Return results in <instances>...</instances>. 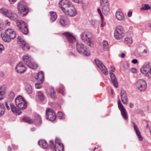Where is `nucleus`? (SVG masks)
I'll use <instances>...</instances> for the list:
<instances>
[{
  "label": "nucleus",
  "instance_id": "3",
  "mask_svg": "<svg viewBox=\"0 0 151 151\" xmlns=\"http://www.w3.org/2000/svg\"><path fill=\"white\" fill-rule=\"evenodd\" d=\"M92 35L90 32H84L81 35L82 40L90 47L93 46Z\"/></svg>",
  "mask_w": 151,
  "mask_h": 151
},
{
  "label": "nucleus",
  "instance_id": "7",
  "mask_svg": "<svg viewBox=\"0 0 151 151\" xmlns=\"http://www.w3.org/2000/svg\"><path fill=\"white\" fill-rule=\"evenodd\" d=\"M114 37L116 39H120L122 38L125 35V31L124 27L121 25L117 26L114 32Z\"/></svg>",
  "mask_w": 151,
  "mask_h": 151
},
{
  "label": "nucleus",
  "instance_id": "8",
  "mask_svg": "<svg viewBox=\"0 0 151 151\" xmlns=\"http://www.w3.org/2000/svg\"><path fill=\"white\" fill-rule=\"evenodd\" d=\"M16 23L19 29L22 33L25 35L28 33L27 25L24 21L21 20H17Z\"/></svg>",
  "mask_w": 151,
  "mask_h": 151
},
{
  "label": "nucleus",
  "instance_id": "56",
  "mask_svg": "<svg viewBox=\"0 0 151 151\" xmlns=\"http://www.w3.org/2000/svg\"><path fill=\"white\" fill-rule=\"evenodd\" d=\"M8 0L9 1L10 3L11 4L14 3V2H15L16 1V0Z\"/></svg>",
  "mask_w": 151,
  "mask_h": 151
},
{
  "label": "nucleus",
  "instance_id": "19",
  "mask_svg": "<svg viewBox=\"0 0 151 151\" xmlns=\"http://www.w3.org/2000/svg\"><path fill=\"white\" fill-rule=\"evenodd\" d=\"M63 35H65L67 40L69 42L72 43L75 42V38L70 33L68 32H65L63 33Z\"/></svg>",
  "mask_w": 151,
  "mask_h": 151
},
{
  "label": "nucleus",
  "instance_id": "39",
  "mask_svg": "<svg viewBox=\"0 0 151 151\" xmlns=\"http://www.w3.org/2000/svg\"><path fill=\"white\" fill-rule=\"evenodd\" d=\"M72 5L71 4V3L69 1L68 4H66L65 6V7H63L61 9L63 12H64L65 11L67 10L69 7H70L71 6H72Z\"/></svg>",
  "mask_w": 151,
  "mask_h": 151
},
{
  "label": "nucleus",
  "instance_id": "1",
  "mask_svg": "<svg viewBox=\"0 0 151 151\" xmlns=\"http://www.w3.org/2000/svg\"><path fill=\"white\" fill-rule=\"evenodd\" d=\"M1 35L3 40L7 42H9L11 40L14 39L16 36L15 32L12 29H6L5 34H1Z\"/></svg>",
  "mask_w": 151,
  "mask_h": 151
},
{
  "label": "nucleus",
  "instance_id": "5",
  "mask_svg": "<svg viewBox=\"0 0 151 151\" xmlns=\"http://www.w3.org/2000/svg\"><path fill=\"white\" fill-rule=\"evenodd\" d=\"M17 8L21 16H25L29 12L26 4L24 1H21L19 2Z\"/></svg>",
  "mask_w": 151,
  "mask_h": 151
},
{
  "label": "nucleus",
  "instance_id": "32",
  "mask_svg": "<svg viewBox=\"0 0 151 151\" xmlns=\"http://www.w3.org/2000/svg\"><path fill=\"white\" fill-rule=\"evenodd\" d=\"M49 94L52 99H54L55 98L56 92L53 88H51Z\"/></svg>",
  "mask_w": 151,
  "mask_h": 151
},
{
  "label": "nucleus",
  "instance_id": "11",
  "mask_svg": "<svg viewBox=\"0 0 151 151\" xmlns=\"http://www.w3.org/2000/svg\"><path fill=\"white\" fill-rule=\"evenodd\" d=\"M17 43L19 46L24 50H28L30 49V46L21 36L17 38Z\"/></svg>",
  "mask_w": 151,
  "mask_h": 151
},
{
  "label": "nucleus",
  "instance_id": "20",
  "mask_svg": "<svg viewBox=\"0 0 151 151\" xmlns=\"http://www.w3.org/2000/svg\"><path fill=\"white\" fill-rule=\"evenodd\" d=\"M121 100L124 104H127L128 102V98L127 93L124 90H121Z\"/></svg>",
  "mask_w": 151,
  "mask_h": 151
},
{
  "label": "nucleus",
  "instance_id": "51",
  "mask_svg": "<svg viewBox=\"0 0 151 151\" xmlns=\"http://www.w3.org/2000/svg\"><path fill=\"white\" fill-rule=\"evenodd\" d=\"M73 2L77 4H79L82 3V0H72Z\"/></svg>",
  "mask_w": 151,
  "mask_h": 151
},
{
  "label": "nucleus",
  "instance_id": "23",
  "mask_svg": "<svg viewBox=\"0 0 151 151\" xmlns=\"http://www.w3.org/2000/svg\"><path fill=\"white\" fill-rule=\"evenodd\" d=\"M115 16L116 19L119 21H124V16L123 13L120 11H117L115 13Z\"/></svg>",
  "mask_w": 151,
  "mask_h": 151
},
{
  "label": "nucleus",
  "instance_id": "31",
  "mask_svg": "<svg viewBox=\"0 0 151 151\" xmlns=\"http://www.w3.org/2000/svg\"><path fill=\"white\" fill-rule=\"evenodd\" d=\"M40 146L43 148L46 149L48 147V144L45 140H41L38 142Z\"/></svg>",
  "mask_w": 151,
  "mask_h": 151
},
{
  "label": "nucleus",
  "instance_id": "49",
  "mask_svg": "<svg viewBox=\"0 0 151 151\" xmlns=\"http://www.w3.org/2000/svg\"><path fill=\"white\" fill-rule=\"evenodd\" d=\"M4 46L1 44H0V53H1L2 51L4 50Z\"/></svg>",
  "mask_w": 151,
  "mask_h": 151
},
{
  "label": "nucleus",
  "instance_id": "6",
  "mask_svg": "<svg viewBox=\"0 0 151 151\" xmlns=\"http://www.w3.org/2000/svg\"><path fill=\"white\" fill-rule=\"evenodd\" d=\"M16 106L20 109L24 110L27 107V103L22 96H19L15 99Z\"/></svg>",
  "mask_w": 151,
  "mask_h": 151
},
{
  "label": "nucleus",
  "instance_id": "48",
  "mask_svg": "<svg viewBox=\"0 0 151 151\" xmlns=\"http://www.w3.org/2000/svg\"><path fill=\"white\" fill-rule=\"evenodd\" d=\"M101 27H103L106 24V23L105 22H103V20L104 19V17H103V18H101Z\"/></svg>",
  "mask_w": 151,
  "mask_h": 151
},
{
  "label": "nucleus",
  "instance_id": "38",
  "mask_svg": "<svg viewBox=\"0 0 151 151\" xmlns=\"http://www.w3.org/2000/svg\"><path fill=\"white\" fill-rule=\"evenodd\" d=\"M15 96L14 93L13 91H10L8 95V99L9 101H12L13 100Z\"/></svg>",
  "mask_w": 151,
  "mask_h": 151
},
{
  "label": "nucleus",
  "instance_id": "58",
  "mask_svg": "<svg viewBox=\"0 0 151 151\" xmlns=\"http://www.w3.org/2000/svg\"><path fill=\"white\" fill-rule=\"evenodd\" d=\"M125 56V53H122L121 54V57L122 58H124Z\"/></svg>",
  "mask_w": 151,
  "mask_h": 151
},
{
  "label": "nucleus",
  "instance_id": "17",
  "mask_svg": "<svg viewBox=\"0 0 151 151\" xmlns=\"http://www.w3.org/2000/svg\"><path fill=\"white\" fill-rule=\"evenodd\" d=\"M64 13L67 15H68L70 16H74L77 14V12L74 6L72 5Z\"/></svg>",
  "mask_w": 151,
  "mask_h": 151
},
{
  "label": "nucleus",
  "instance_id": "40",
  "mask_svg": "<svg viewBox=\"0 0 151 151\" xmlns=\"http://www.w3.org/2000/svg\"><path fill=\"white\" fill-rule=\"evenodd\" d=\"M140 9L142 10H146L151 9V7L148 4H145L142 5Z\"/></svg>",
  "mask_w": 151,
  "mask_h": 151
},
{
  "label": "nucleus",
  "instance_id": "33",
  "mask_svg": "<svg viewBox=\"0 0 151 151\" xmlns=\"http://www.w3.org/2000/svg\"><path fill=\"white\" fill-rule=\"evenodd\" d=\"M50 13L51 16V20L52 22H54L57 18L56 13L54 12H50Z\"/></svg>",
  "mask_w": 151,
  "mask_h": 151
},
{
  "label": "nucleus",
  "instance_id": "25",
  "mask_svg": "<svg viewBox=\"0 0 151 151\" xmlns=\"http://www.w3.org/2000/svg\"><path fill=\"white\" fill-rule=\"evenodd\" d=\"M60 22L62 26H65L68 24V20L66 17L63 16L60 18Z\"/></svg>",
  "mask_w": 151,
  "mask_h": 151
},
{
  "label": "nucleus",
  "instance_id": "54",
  "mask_svg": "<svg viewBox=\"0 0 151 151\" xmlns=\"http://www.w3.org/2000/svg\"><path fill=\"white\" fill-rule=\"evenodd\" d=\"M132 12L131 11H129L127 13V16L129 17H130L132 16Z\"/></svg>",
  "mask_w": 151,
  "mask_h": 151
},
{
  "label": "nucleus",
  "instance_id": "16",
  "mask_svg": "<svg viewBox=\"0 0 151 151\" xmlns=\"http://www.w3.org/2000/svg\"><path fill=\"white\" fill-rule=\"evenodd\" d=\"M118 106L119 109L120 110L122 115L125 120H127L128 116L127 111L122 105L120 100L118 102Z\"/></svg>",
  "mask_w": 151,
  "mask_h": 151
},
{
  "label": "nucleus",
  "instance_id": "29",
  "mask_svg": "<svg viewBox=\"0 0 151 151\" xmlns=\"http://www.w3.org/2000/svg\"><path fill=\"white\" fill-rule=\"evenodd\" d=\"M44 78V75L43 72L42 71H40L38 73L36 78L38 81V82L42 83L43 81Z\"/></svg>",
  "mask_w": 151,
  "mask_h": 151
},
{
  "label": "nucleus",
  "instance_id": "50",
  "mask_svg": "<svg viewBox=\"0 0 151 151\" xmlns=\"http://www.w3.org/2000/svg\"><path fill=\"white\" fill-rule=\"evenodd\" d=\"M97 11L100 15V16H101V18L102 19L103 18V15L101 13V10L100 8H98L97 9Z\"/></svg>",
  "mask_w": 151,
  "mask_h": 151
},
{
  "label": "nucleus",
  "instance_id": "47",
  "mask_svg": "<svg viewBox=\"0 0 151 151\" xmlns=\"http://www.w3.org/2000/svg\"><path fill=\"white\" fill-rule=\"evenodd\" d=\"M5 27V25L3 24H0V31L4 29Z\"/></svg>",
  "mask_w": 151,
  "mask_h": 151
},
{
  "label": "nucleus",
  "instance_id": "15",
  "mask_svg": "<svg viewBox=\"0 0 151 151\" xmlns=\"http://www.w3.org/2000/svg\"><path fill=\"white\" fill-rule=\"evenodd\" d=\"M95 62L98 67L104 74L106 75H108V71L107 69L101 62L98 59H95Z\"/></svg>",
  "mask_w": 151,
  "mask_h": 151
},
{
  "label": "nucleus",
  "instance_id": "24",
  "mask_svg": "<svg viewBox=\"0 0 151 151\" xmlns=\"http://www.w3.org/2000/svg\"><path fill=\"white\" fill-rule=\"evenodd\" d=\"M133 125L134 129L136 132V133L139 140L141 141H142L143 140V138L141 136V133L139 131L137 126L134 123H133Z\"/></svg>",
  "mask_w": 151,
  "mask_h": 151
},
{
  "label": "nucleus",
  "instance_id": "13",
  "mask_svg": "<svg viewBox=\"0 0 151 151\" xmlns=\"http://www.w3.org/2000/svg\"><path fill=\"white\" fill-rule=\"evenodd\" d=\"M46 118L50 121H54L56 118V114L55 111L50 108H48L46 111Z\"/></svg>",
  "mask_w": 151,
  "mask_h": 151
},
{
  "label": "nucleus",
  "instance_id": "64",
  "mask_svg": "<svg viewBox=\"0 0 151 151\" xmlns=\"http://www.w3.org/2000/svg\"><path fill=\"white\" fill-rule=\"evenodd\" d=\"M6 24L8 25H9L10 24V22H6Z\"/></svg>",
  "mask_w": 151,
  "mask_h": 151
},
{
  "label": "nucleus",
  "instance_id": "55",
  "mask_svg": "<svg viewBox=\"0 0 151 151\" xmlns=\"http://www.w3.org/2000/svg\"><path fill=\"white\" fill-rule=\"evenodd\" d=\"M5 106H6V107L7 108V109L8 110H9L10 108L9 107V106H8V105L7 103L6 102H5Z\"/></svg>",
  "mask_w": 151,
  "mask_h": 151
},
{
  "label": "nucleus",
  "instance_id": "45",
  "mask_svg": "<svg viewBox=\"0 0 151 151\" xmlns=\"http://www.w3.org/2000/svg\"><path fill=\"white\" fill-rule=\"evenodd\" d=\"M58 92L60 93L62 95H65V93L64 92V89L63 88H59Z\"/></svg>",
  "mask_w": 151,
  "mask_h": 151
},
{
  "label": "nucleus",
  "instance_id": "21",
  "mask_svg": "<svg viewBox=\"0 0 151 151\" xmlns=\"http://www.w3.org/2000/svg\"><path fill=\"white\" fill-rule=\"evenodd\" d=\"M6 17L14 21L17 20L18 18L17 14L11 10L9 11Z\"/></svg>",
  "mask_w": 151,
  "mask_h": 151
},
{
  "label": "nucleus",
  "instance_id": "30",
  "mask_svg": "<svg viewBox=\"0 0 151 151\" xmlns=\"http://www.w3.org/2000/svg\"><path fill=\"white\" fill-rule=\"evenodd\" d=\"M33 121L34 123L37 125L40 124L42 123L41 118L38 115H36L35 116L34 119Z\"/></svg>",
  "mask_w": 151,
  "mask_h": 151
},
{
  "label": "nucleus",
  "instance_id": "60",
  "mask_svg": "<svg viewBox=\"0 0 151 151\" xmlns=\"http://www.w3.org/2000/svg\"><path fill=\"white\" fill-rule=\"evenodd\" d=\"M7 150L8 151H11L12 149L10 146H9L8 147Z\"/></svg>",
  "mask_w": 151,
  "mask_h": 151
},
{
  "label": "nucleus",
  "instance_id": "52",
  "mask_svg": "<svg viewBox=\"0 0 151 151\" xmlns=\"http://www.w3.org/2000/svg\"><path fill=\"white\" fill-rule=\"evenodd\" d=\"M137 69L135 68H132L131 70V71L133 73H135L137 72Z\"/></svg>",
  "mask_w": 151,
  "mask_h": 151
},
{
  "label": "nucleus",
  "instance_id": "37",
  "mask_svg": "<svg viewBox=\"0 0 151 151\" xmlns=\"http://www.w3.org/2000/svg\"><path fill=\"white\" fill-rule=\"evenodd\" d=\"M9 11L5 8H2L0 9V12L6 16Z\"/></svg>",
  "mask_w": 151,
  "mask_h": 151
},
{
  "label": "nucleus",
  "instance_id": "46",
  "mask_svg": "<svg viewBox=\"0 0 151 151\" xmlns=\"http://www.w3.org/2000/svg\"><path fill=\"white\" fill-rule=\"evenodd\" d=\"M42 83H41L40 82H39V83H36L35 84V86L37 88L40 89L41 88V84Z\"/></svg>",
  "mask_w": 151,
  "mask_h": 151
},
{
  "label": "nucleus",
  "instance_id": "34",
  "mask_svg": "<svg viewBox=\"0 0 151 151\" xmlns=\"http://www.w3.org/2000/svg\"><path fill=\"white\" fill-rule=\"evenodd\" d=\"M69 1L68 0H61L59 3V6L62 9L63 7H65V6L68 4Z\"/></svg>",
  "mask_w": 151,
  "mask_h": 151
},
{
  "label": "nucleus",
  "instance_id": "57",
  "mask_svg": "<svg viewBox=\"0 0 151 151\" xmlns=\"http://www.w3.org/2000/svg\"><path fill=\"white\" fill-rule=\"evenodd\" d=\"M112 72H114L115 71V68L114 67L111 66L110 68Z\"/></svg>",
  "mask_w": 151,
  "mask_h": 151
},
{
  "label": "nucleus",
  "instance_id": "59",
  "mask_svg": "<svg viewBox=\"0 0 151 151\" xmlns=\"http://www.w3.org/2000/svg\"><path fill=\"white\" fill-rule=\"evenodd\" d=\"M13 148L14 149H17L18 148V147L17 146H16L14 145H12Z\"/></svg>",
  "mask_w": 151,
  "mask_h": 151
},
{
  "label": "nucleus",
  "instance_id": "42",
  "mask_svg": "<svg viewBox=\"0 0 151 151\" xmlns=\"http://www.w3.org/2000/svg\"><path fill=\"white\" fill-rule=\"evenodd\" d=\"M132 38L129 37H127L125 39L124 42L126 43L130 44L132 43Z\"/></svg>",
  "mask_w": 151,
  "mask_h": 151
},
{
  "label": "nucleus",
  "instance_id": "2",
  "mask_svg": "<svg viewBox=\"0 0 151 151\" xmlns=\"http://www.w3.org/2000/svg\"><path fill=\"white\" fill-rule=\"evenodd\" d=\"M76 48L77 51L79 53L85 56H89L90 53L89 50L87 49L86 46L81 42H77Z\"/></svg>",
  "mask_w": 151,
  "mask_h": 151
},
{
  "label": "nucleus",
  "instance_id": "26",
  "mask_svg": "<svg viewBox=\"0 0 151 151\" xmlns=\"http://www.w3.org/2000/svg\"><path fill=\"white\" fill-rule=\"evenodd\" d=\"M6 90V87L4 85L0 87V101L3 99Z\"/></svg>",
  "mask_w": 151,
  "mask_h": 151
},
{
  "label": "nucleus",
  "instance_id": "4",
  "mask_svg": "<svg viewBox=\"0 0 151 151\" xmlns=\"http://www.w3.org/2000/svg\"><path fill=\"white\" fill-rule=\"evenodd\" d=\"M55 145L52 140L50 141L49 145L55 151H63L64 147L63 144L61 143L60 139L57 138L55 139Z\"/></svg>",
  "mask_w": 151,
  "mask_h": 151
},
{
  "label": "nucleus",
  "instance_id": "43",
  "mask_svg": "<svg viewBox=\"0 0 151 151\" xmlns=\"http://www.w3.org/2000/svg\"><path fill=\"white\" fill-rule=\"evenodd\" d=\"M103 45L105 49H107L108 47V44L107 41L105 40L103 42Z\"/></svg>",
  "mask_w": 151,
  "mask_h": 151
},
{
  "label": "nucleus",
  "instance_id": "36",
  "mask_svg": "<svg viewBox=\"0 0 151 151\" xmlns=\"http://www.w3.org/2000/svg\"><path fill=\"white\" fill-rule=\"evenodd\" d=\"M5 106L4 104H0V116H2L5 112Z\"/></svg>",
  "mask_w": 151,
  "mask_h": 151
},
{
  "label": "nucleus",
  "instance_id": "27",
  "mask_svg": "<svg viewBox=\"0 0 151 151\" xmlns=\"http://www.w3.org/2000/svg\"><path fill=\"white\" fill-rule=\"evenodd\" d=\"M22 122H25L28 124H32L34 123L33 120L29 117L24 116L20 119Z\"/></svg>",
  "mask_w": 151,
  "mask_h": 151
},
{
  "label": "nucleus",
  "instance_id": "41",
  "mask_svg": "<svg viewBox=\"0 0 151 151\" xmlns=\"http://www.w3.org/2000/svg\"><path fill=\"white\" fill-rule=\"evenodd\" d=\"M37 96L40 101H42L44 100V96L41 92H38L37 93Z\"/></svg>",
  "mask_w": 151,
  "mask_h": 151
},
{
  "label": "nucleus",
  "instance_id": "9",
  "mask_svg": "<svg viewBox=\"0 0 151 151\" xmlns=\"http://www.w3.org/2000/svg\"><path fill=\"white\" fill-rule=\"evenodd\" d=\"M22 58L24 63L30 68L35 69L37 68V64L32 62V60L30 57L28 55H24L23 56Z\"/></svg>",
  "mask_w": 151,
  "mask_h": 151
},
{
  "label": "nucleus",
  "instance_id": "62",
  "mask_svg": "<svg viewBox=\"0 0 151 151\" xmlns=\"http://www.w3.org/2000/svg\"><path fill=\"white\" fill-rule=\"evenodd\" d=\"M147 50L145 49V50H144L143 52L142 53H147Z\"/></svg>",
  "mask_w": 151,
  "mask_h": 151
},
{
  "label": "nucleus",
  "instance_id": "53",
  "mask_svg": "<svg viewBox=\"0 0 151 151\" xmlns=\"http://www.w3.org/2000/svg\"><path fill=\"white\" fill-rule=\"evenodd\" d=\"M137 62V60L136 59H134L132 61V63L133 64H135Z\"/></svg>",
  "mask_w": 151,
  "mask_h": 151
},
{
  "label": "nucleus",
  "instance_id": "12",
  "mask_svg": "<svg viewBox=\"0 0 151 151\" xmlns=\"http://www.w3.org/2000/svg\"><path fill=\"white\" fill-rule=\"evenodd\" d=\"M100 4L102 6V11L104 14H107L109 13L110 9L108 0H100Z\"/></svg>",
  "mask_w": 151,
  "mask_h": 151
},
{
  "label": "nucleus",
  "instance_id": "14",
  "mask_svg": "<svg viewBox=\"0 0 151 151\" xmlns=\"http://www.w3.org/2000/svg\"><path fill=\"white\" fill-rule=\"evenodd\" d=\"M136 86L138 90L140 91H144L147 86L146 81L143 79L138 80L136 83Z\"/></svg>",
  "mask_w": 151,
  "mask_h": 151
},
{
  "label": "nucleus",
  "instance_id": "44",
  "mask_svg": "<svg viewBox=\"0 0 151 151\" xmlns=\"http://www.w3.org/2000/svg\"><path fill=\"white\" fill-rule=\"evenodd\" d=\"M58 115L60 119H63L65 118L64 114L61 111L58 112Z\"/></svg>",
  "mask_w": 151,
  "mask_h": 151
},
{
  "label": "nucleus",
  "instance_id": "35",
  "mask_svg": "<svg viewBox=\"0 0 151 151\" xmlns=\"http://www.w3.org/2000/svg\"><path fill=\"white\" fill-rule=\"evenodd\" d=\"M26 90L28 94H31L32 92V86L31 85L28 84L26 86Z\"/></svg>",
  "mask_w": 151,
  "mask_h": 151
},
{
  "label": "nucleus",
  "instance_id": "18",
  "mask_svg": "<svg viewBox=\"0 0 151 151\" xmlns=\"http://www.w3.org/2000/svg\"><path fill=\"white\" fill-rule=\"evenodd\" d=\"M16 70L18 73H22L26 71V68L22 62H19L17 65Z\"/></svg>",
  "mask_w": 151,
  "mask_h": 151
},
{
  "label": "nucleus",
  "instance_id": "22",
  "mask_svg": "<svg viewBox=\"0 0 151 151\" xmlns=\"http://www.w3.org/2000/svg\"><path fill=\"white\" fill-rule=\"evenodd\" d=\"M109 75L114 86L115 87L117 88L118 86V83L115 75L114 73L111 72H110Z\"/></svg>",
  "mask_w": 151,
  "mask_h": 151
},
{
  "label": "nucleus",
  "instance_id": "61",
  "mask_svg": "<svg viewBox=\"0 0 151 151\" xmlns=\"http://www.w3.org/2000/svg\"><path fill=\"white\" fill-rule=\"evenodd\" d=\"M35 129H36L35 127H33V128H31V131H35Z\"/></svg>",
  "mask_w": 151,
  "mask_h": 151
},
{
  "label": "nucleus",
  "instance_id": "63",
  "mask_svg": "<svg viewBox=\"0 0 151 151\" xmlns=\"http://www.w3.org/2000/svg\"><path fill=\"white\" fill-rule=\"evenodd\" d=\"M133 104H129V107H130V108H132L133 107Z\"/></svg>",
  "mask_w": 151,
  "mask_h": 151
},
{
  "label": "nucleus",
  "instance_id": "28",
  "mask_svg": "<svg viewBox=\"0 0 151 151\" xmlns=\"http://www.w3.org/2000/svg\"><path fill=\"white\" fill-rule=\"evenodd\" d=\"M10 106L12 111L14 113H16L18 114H19L21 113V111L17 109L12 103L10 104Z\"/></svg>",
  "mask_w": 151,
  "mask_h": 151
},
{
  "label": "nucleus",
  "instance_id": "10",
  "mask_svg": "<svg viewBox=\"0 0 151 151\" xmlns=\"http://www.w3.org/2000/svg\"><path fill=\"white\" fill-rule=\"evenodd\" d=\"M151 64L150 63H146L141 69V72L145 76L150 77L151 76Z\"/></svg>",
  "mask_w": 151,
  "mask_h": 151
}]
</instances>
